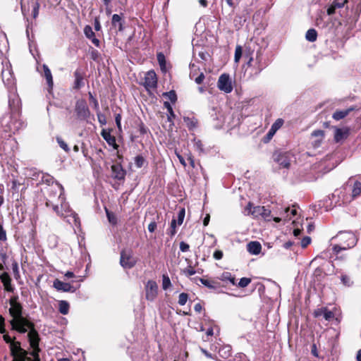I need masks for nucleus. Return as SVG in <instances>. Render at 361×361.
<instances>
[{"label":"nucleus","mask_w":361,"mask_h":361,"mask_svg":"<svg viewBox=\"0 0 361 361\" xmlns=\"http://www.w3.org/2000/svg\"><path fill=\"white\" fill-rule=\"evenodd\" d=\"M10 324L12 329L21 334L27 332V329H29L27 337L30 347L36 348L39 346V334L35 329V325L32 322L28 321L26 318H20V319L18 320L11 319Z\"/></svg>","instance_id":"1"},{"label":"nucleus","mask_w":361,"mask_h":361,"mask_svg":"<svg viewBox=\"0 0 361 361\" xmlns=\"http://www.w3.org/2000/svg\"><path fill=\"white\" fill-rule=\"evenodd\" d=\"M20 113H10L4 115L1 120V125L4 132L10 137L21 128L25 127V122L20 119Z\"/></svg>","instance_id":"2"},{"label":"nucleus","mask_w":361,"mask_h":361,"mask_svg":"<svg viewBox=\"0 0 361 361\" xmlns=\"http://www.w3.org/2000/svg\"><path fill=\"white\" fill-rule=\"evenodd\" d=\"M63 188L61 185L56 184L47 188L46 193V206L51 207L56 213H59V202L63 201Z\"/></svg>","instance_id":"3"},{"label":"nucleus","mask_w":361,"mask_h":361,"mask_svg":"<svg viewBox=\"0 0 361 361\" xmlns=\"http://www.w3.org/2000/svg\"><path fill=\"white\" fill-rule=\"evenodd\" d=\"M338 238L341 243L333 246V251L338 254L342 250H347L353 247L357 243V238L352 232H341Z\"/></svg>","instance_id":"4"},{"label":"nucleus","mask_w":361,"mask_h":361,"mask_svg":"<svg viewBox=\"0 0 361 361\" xmlns=\"http://www.w3.org/2000/svg\"><path fill=\"white\" fill-rule=\"evenodd\" d=\"M59 213L56 214L63 219H66V221L70 224H74L78 226L80 224L79 218L74 212H73L68 204L65 201V197L63 198V201L59 202Z\"/></svg>","instance_id":"5"},{"label":"nucleus","mask_w":361,"mask_h":361,"mask_svg":"<svg viewBox=\"0 0 361 361\" xmlns=\"http://www.w3.org/2000/svg\"><path fill=\"white\" fill-rule=\"evenodd\" d=\"M3 69L1 71L2 80L5 87L8 89H13L16 87L15 78L12 71L11 66L9 62H2Z\"/></svg>","instance_id":"6"},{"label":"nucleus","mask_w":361,"mask_h":361,"mask_svg":"<svg viewBox=\"0 0 361 361\" xmlns=\"http://www.w3.org/2000/svg\"><path fill=\"white\" fill-rule=\"evenodd\" d=\"M11 354L13 356L12 361H26L28 353L23 349L19 341H13L10 345Z\"/></svg>","instance_id":"7"},{"label":"nucleus","mask_w":361,"mask_h":361,"mask_svg":"<svg viewBox=\"0 0 361 361\" xmlns=\"http://www.w3.org/2000/svg\"><path fill=\"white\" fill-rule=\"evenodd\" d=\"M137 263V259L133 257L132 250H122L121 252L120 264L126 269L133 268Z\"/></svg>","instance_id":"8"},{"label":"nucleus","mask_w":361,"mask_h":361,"mask_svg":"<svg viewBox=\"0 0 361 361\" xmlns=\"http://www.w3.org/2000/svg\"><path fill=\"white\" fill-rule=\"evenodd\" d=\"M235 80L228 73H222L218 80L217 87L219 90H233Z\"/></svg>","instance_id":"9"},{"label":"nucleus","mask_w":361,"mask_h":361,"mask_svg":"<svg viewBox=\"0 0 361 361\" xmlns=\"http://www.w3.org/2000/svg\"><path fill=\"white\" fill-rule=\"evenodd\" d=\"M17 297H13L10 299L9 303L11 307L9 309V313L13 317L12 319H20V318H24L22 316L23 307L20 302H18Z\"/></svg>","instance_id":"10"},{"label":"nucleus","mask_w":361,"mask_h":361,"mask_svg":"<svg viewBox=\"0 0 361 361\" xmlns=\"http://www.w3.org/2000/svg\"><path fill=\"white\" fill-rule=\"evenodd\" d=\"M75 111L78 118L80 120H85L90 116L89 109L85 100L84 99H80L77 101Z\"/></svg>","instance_id":"11"},{"label":"nucleus","mask_w":361,"mask_h":361,"mask_svg":"<svg viewBox=\"0 0 361 361\" xmlns=\"http://www.w3.org/2000/svg\"><path fill=\"white\" fill-rule=\"evenodd\" d=\"M8 105L11 113H20L21 101L17 92H10L8 94Z\"/></svg>","instance_id":"12"},{"label":"nucleus","mask_w":361,"mask_h":361,"mask_svg":"<svg viewBox=\"0 0 361 361\" xmlns=\"http://www.w3.org/2000/svg\"><path fill=\"white\" fill-rule=\"evenodd\" d=\"M146 298L148 300H154L157 295L158 286L154 281L149 280L145 286Z\"/></svg>","instance_id":"13"},{"label":"nucleus","mask_w":361,"mask_h":361,"mask_svg":"<svg viewBox=\"0 0 361 361\" xmlns=\"http://www.w3.org/2000/svg\"><path fill=\"white\" fill-rule=\"evenodd\" d=\"M252 215L255 218L262 217L265 220H269L271 211L263 206H257L253 207Z\"/></svg>","instance_id":"14"},{"label":"nucleus","mask_w":361,"mask_h":361,"mask_svg":"<svg viewBox=\"0 0 361 361\" xmlns=\"http://www.w3.org/2000/svg\"><path fill=\"white\" fill-rule=\"evenodd\" d=\"M74 89H80L85 86V73L82 68H77L74 73Z\"/></svg>","instance_id":"15"},{"label":"nucleus","mask_w":361,"mask_h":361,"mask_svg":"<svg viewBox=\"0 0 361 361\" xmlns=\"http://www.w3.org/2000/svg\"><path fill=\"white\" fill-rule=\"evenodd\" d=\"M157 78L154 71H148L145 76L144 85L147 88H155L157 87Z\"/></svg>","instance_id":"16"},{"label":"nucleus","mask_w":361,"mask_h":361,"mask_svg":"<svg viewBox=\"0 0 361 361\" xmlns=\"http://www.w3.org/2000/svg\"><path fill=\"white\" fill-rule=\"evenodd\" d=\"M41 75L46 79V82L49 90L54 87V82L51 72L47 65H42V71H40Z\"/></svg>","instance_id":"17"},{"label":"nucleus","mask_w":361,"mask_h":361,"mask_svg":"<svg viewBox=\"0 0 361 361\" xmlns=\"http://www.w3.org/2000/svg\"><path fill=\"white\" fill-rule=\"evenodd\" d=\"M53 286L58 291L62 292H74L75 288L69 283L63 282L59 279L54 281Z\"/></svg>","instance_id":"18"},{"label":"nucleus","mask_w":361,"mask_h":361,"mask_svg":"<svg viewBox=\"0 0 361 361\" xmlns=\"http://www.w3.org/2000/svg\"><path fill=\"white\" fill-rule=\"evenodd\" d=\"M314 316L315 317H319L322 316L326 321H331L334 318V312L326 307H322L316 310L314 312Z\"/></svg>","instance_id":"19"},{"label":"nucleus","mask_w":361,"mask_h":361,"mask_svg":"<svg viewBox=\"0 0 361 361\" xmlns=\"http://www.w3.org/2000/svg\"><path fill=\"white\" fill-rule=\"evenodd\" d=\"M311 137L314 139L312 143V146L314 148H317L321 145L324 140V131L322 130H314L311 134Z\"/></svg>","instance_id":"20"},{"label":"nucleus","mask_w":361,"mask_h":361,"mask_svg":"<svg viewBox=\"0 0 361 361\" xmlns=\"http://www.w3.org/2000/svg\"><path fill=\"white\" fill-rule=\"evenodd\" d=\"M350 134L349 128H336L335 129V133H334V140L336 142H340L343 141V140L346 139Z\"/></svg>","instance_id":"21"},{"label":"nucleus","mask_w":361,"mask_h":361,"mask_svg":"<svg viewBox=\"0 0 361 361\" xmlns=\"http://www.w3.org/2000/svg\"><path fill=\"white\" fill-rule=\"evenodd\" d=\"M274 160L283 168L288 169L290 166V159L286 153L276 154Z\"/></svg>","instance_id":"22"},{"label":"nucleus","mask_w":361,"mask_h":361,"mask_svg":"<svg viewBox=\"0 0 361 361\" xmlns=\"http://www.w3.org/2000/svg\"><path fill=\"white\" fill-rule=\"evenodd\" d=\"M348 2V0H332L327 8V14L331 16L335 13L337 8H341Z\"/></svg>","instance_id":"23"},{"label":"nucleus","mask_w":361,"mask_h":361,"mask_svg":"<svg viewBox=\"0 0 361 361\" xmlns=\"http://www.w3.org/2000/svg\"><path fill=\"white\" fill-rule=\"evenodd\" d=\"M112 177L117 180H123L126 176V171L119 164H114L111 166Z\"/></svg>","instance_id":"24"},{"label":"nucleus","mask_w":361,"mask_h":361,"mask_svg":"<svg viewBox=\"0 0 361 361\" xmlns=\"http://www.w3.org/2000/svg\"><path fill=\"white\" fill-rule=\"evenodd\" d=\"M0 279L6 291L13 292L14 288L11 285V279L7 272L2 273L0 276Z\"/></svg>","instance_id":"25"},{"label":"nucleus","mask_w":361,"mask_h":361,"mask_svg":"<svg viewBox=\"0 0 361 361\" xmlns=\"http://www.w3.org/2000/svg\"><path fill=\"white\" fill-rule=\"evenodd\" d=\"M247 251L252 255H258L262 250V245L257 241H251L247 245Z\"/></svg>","instance_id":"26"},{"label":"nucleus","mask_w":361,"mask_h":361,"mask_svg":"<svg viewBox=\"0 0 361 361\" xmlns=\"http://www.w3.org/2000/svg\"><path fill=\"white\" fill-rule=\"evenodd\" d=\"M157 61L161 72L166 74L169 71V67L166 64V61L164 54L162 52L157 54Z\"/></svg>","instance_id":"27"},{"label":"nucleus","mask_w":361,"mask_h":361,"mask_svg":"<svg viewBox=\"0 0 361 361\" xmlns=\"http://www.w3.org/2000/svg\"><path fill=\"white\" fill-rule=\"evenodd\" d=\"M355 109L354 107H350L345 110H336L332 116V118L335 119L336 121H339L341 119L344 118L345 116H347L350 112L353 111Z\"/></svg>","instance_id":"28"},{"label":"nucleus","mask_w":361,"mask_h":361,"mask_svg":"<svg viewBox=\"0 0 361 361\" xmlns=\"http://www.w3.org/2000/svg\"><path fill=\"white\" fill-rule=\"evenodd\" d=\"M102 136L110 146H112L114 149H117L118 145L116 142V138L114 136L111 135L109 132L103 130L102 132Z\"/></svg>","instance_id":"29"},{"label":"nucleus","mask_w":361,"mask_h":361,"mask_svg":"<svg viewBox=\"0 0 361 361\" xmlns=\"http://www.w3.org/2000/svg\"><path fill=\"white\" fill-rule=\"evenodd\" d=\"M198 280L201 282L202 285L207 287L209 289L215 290L220 287L219 283L214 281L205 279L204 278H199Z\"/></svg>","instance_id":"30"},{"label":"nucleus","mask_w":361,"mask_h":361,"mask_svg":"<svg viewBox=\"0 0 361 361\" xmlns=\"http://www.w3.org/2000/svg\"><path fill=\"white\" fill-rule=\"evenodd\" d=\"M123 23L124 21L122 20V18L118 14H114L112 16L111 24L114 27H117L118 28V31L121 32L123 30Z\"/></svg>","instance_id":"31"},{"label":"nucleus","mask_w":361,"mask_h":361,"mask_svg":"<svg viewBox=\"0 0 361 361\" xmlns=\"http://www.w3.org/2000/svg\"><path fill=\"white\" fill-rule=\"evenodd\" d=\"M8 41L4 33H0V55H4L8 51Z\"/></svg>","instance_id":"32"},{"label":"nucleus","mask_w":361,"mask_h":361,"mask_svg":"<svg viewBox=\"0 0 361 361\" xmlns=\"http://www.w3.org/2000/svg\"><path fill=\"white\" fill-rule=\"evenodd\" d=\"M164 106L168 111L167 120L173 123V119L176 117L171 104L168 101L164 102Z\"/></svg>","instance_id":"33"},{"label":"nucleus","mask_w":361,"mask_h":361,"mask_svg":"<svg viewBox=\"0 0 361 361\" xmlns=\"http://www.w3.org/2000/svg\"><path fill=\"white\" fill-rule=\"evenodd\" d=\"M361 195V182L355 180L352 185V197L355 198Z\"/></svg>","instance_id":"34"},{"label":"nucleus","mask_w":361,"mask_h":361,"mask_svg":"<svg viewBox=\"0 0 361 361\" xmlns=\"http://www.w3.org/2000/svg\"><path fill=\"white\" fill-rule=\"evenodd\" d=\"M163 98L168 101L171 104H175L177 101V95L176 92H164L162 94Z\"/></svg>","instance_id":"35"},{"label":"nucleus","mask_w":361,"mask_h":361,"mask_svg":"<svg viewBox=\"0 0 361 361\" xmlns=\"http://www.w3.org/2000/svg\"><path fill=\"white\" fill-rule=\"evenodd\" d=\"M219 357L227 359L230 357L231 354V348L229 345L223 346L219 350Z\"/></svg>","instance_id":"36"},{"label":"nucleus","mask_w":361,"mask_h":361,"mask_svg":"<svg viewBox=\"0 0 361 361\" xmlns=\"http://www.w3.org/2000/svg\"><path fill=\"white\" fill-rule=\"evenodd\" d=\"M305 38L310 42H315L317 38V32L314 28L309 29L306 32Z\"/></svg>","instance_id":"37"},{"label":"nucleus","mask_w":361,"mask_h":361,"mask_svg":"<svg viewBox=\"0 0 361 361\" xmlns=\"http://www.w3.org/2000/svg\"><path fill=\"white\" fill-rule=\"evenodd\" d=\"M32 348V351L30 352V354L32 357H27V358L26 359V361H40V358L39 356V353L40 351V349H39V346H37L36 348Z\"/></svg>","instance_id":"38"},{"label":"nucleus","mask_w":361,"mask_h":361,"mask_svg":"<svg viewBox=\"0 0 361 361\" xmlns=\"http://www.w3.org/2000/svg\"><path fill=\"white\" fill-rule=\"evenodd\" d=\"M183 120L190 130H192L197 127V120L196 118L184 117Z\"/></svg>","instance_id":"39"},{"label":"nucleus","mask_w":361,"mask_h":361,"mask_svg":"<svg viewBox=\"0 0 361 361\" xmlns=\"http://www.w3.org/2000/svg\"><path fill=\"white\" fill-rule=\"evenodd\" d=\"M69 304L65 300H61L59 304V310L62 314H67L69 311Z\"/></svg>","instance_id":"40"},{"label":"nucleus","mask_w":361,"mask_h":361,"mask_svg":"<svg viewBox=\"0 0 361 361\" xmlns=\"http://www.w3.org/2000/svg\"><path fill=\"white\" fill-rule=\"evenodd\" d=\"M220 279L224 282L229 281L231 284H235V279L233 276H232L231 274L229 272L224 273Z\"/></svg>","instance_id":"41"},{"label":"nucleus","mask_w":361,"mask_h":361,"mask_svg":"<svg viewBox=\"0 0 361 361\" xmlns=\"http://www.w3.org/2000/svg\"><path fill=\"white\" fill-rule=\"evenodd\" d=\"M105 212H106L109 222L114 226L116 225L117 224V218H116V215L113 212H110L106 207H105Z\"/></svg>","instance_id":"42"},{"label":"nucleus","mask_w":361,"mask_h":361,"mask_svg":"<svg viewBox=\"0 0 361 361\" xmlns=\"http://www.w3.org/2000/svg\"><path fill=\"white\" fill-rule=\"evenodd\" d=\"M185 210L184 208H181L178 213L177 219H176V223L178 224V226H180L183 224L184 218H185Z\"/></svg>","instance_id":"43"},{"label":"nucleus","mask_w":361,"mask_h":361,"mask_svg":"<svg viewBox=\"0 0 361 361\" xmlns=\"http://www.w3.org/2000/svg\"><path fill=\"white\" fill-rule=\"evenodd\" d=\"M56 141L59 145L61 149H63L66 152H70V148L68 147L66 142L60 137H56Z\"/></svg>","instance_id":"44"},{"label":"nucleus","mask_w":361,"mask_h":361,"mask_svg":"<svg viewBox=\"0 0 361 361\" xmlns=\"http://www.w3.org/2000/svg\"><path fill=\"white\" fill-rule=\"evenodd\" d=\"M84 33L87 38L92 39L95 36L94 32L92 30V28L90 25H86L84 28Z\"/></svg>","instance_id":"45"},{"label":"nucleus","mask_w":361,"mask_h":361,"mask_svg":"<svg viewBox=\"0 0 361 361\" xmlns=\"http://www.w3.org/2000/svg\"><path fill=\"white\" fill-rule=\"evenodd\" d=\"M171 285V280L167 275L162 276V288L164 290L168 289Z\"/></svg>","instance_id":"46"},{"label":"nucleus","mask_w":361,"mask_h":361,"mask_svg":"<svg viewBox=\"0 0 361 361\" xmlns=\"http://www.w3.org/2000/svg\"><path fill=\"white\" fill-rule=\"evenodd\" d=\"M283 124V120L281 118H278L276 121L272 124L271 128L272 131H277Z\"/></svg>","instance_id":"47"},{"label":"nucleus","mask_w":361,"mask_h":361,"mask_svg":"<svg viewBox=\"0 0 361 361\" xmlns=\"http://www.w3.org/2000/svg\"><path fill=\"white\" fill-rule=\"evenodd\" d=\"M177 225H178V224L176 223V219H173L172 221H171V223L170 229L169 231V234L171 236H173L176 233V228Z\"/></svg>","instance_id":"48"},{"label":"nucleus","mask_w":361,"mask_h":361,"mask_svg":"<svg viewBox=\"0 0 361 361\" xmlns=\"http://www.w3.org/2000/svg\"><path fill=\"white\" fill-rule=\"evenodd\" d=\"M188 300V295L185 293H182L178 297V304L180 305H184Z\"/></svg>","instance_id":"49"},{"label":"nucleus","mask_w":361,"mask_h":361,"mask_svg":"<svg viewBox=\"0 0 361 361\" xmlns=\"http://www.w3.org/2000/svg\"><path fill=\"white\" fill-rule=\"evenodd\" d=\"M242 48L240 46H237L235 51L234 61L238 63L242 56Z\"/></svg>","instance_id":"50"},{"label":"nucleus","mask_w":361,"mask_h":361,"mask_svg":"<svg viewBox=\"0 0 361 361\" xmlns=\"http://www.w3.org/2000/svg\"><path fill=\"white\" fill-rule=\"evenodd\" d=\"M341 281L343 283V284L346 286H350L353 283V281H351L350 278L345 274L341 275Z\"/></svg>","instance_id":"51"},{"label":"nucleus","mask_w":361,"mask_h":361,"mask_svg":"<svg viewBox=\"0 0 361 361\" xmlns=\"http://www.w3.org/2000/svg\"><path fill=\"white\" fill-rule=\"evenodd\" d=\"M251 282V279L250 278L243 277L240 279L238 283V286L240 288L247 287Z\"/></svg>","instance_id":"52"},{"label":"nucleus","mask_w":361,"mask_h":361,"mask_svg":"<svg viewBox=\"0 0 361 361\" xmlns=\"http://www.w3.org/2000/svg\"><path fill=\"white\" fill-rule=\"evenodd\" d=\"M12 269H13V272L15 279H18V278H20L18 264L17 262L14 261L12 263Z\"/></svg>","instance_id":"53"},{"label":"nucleus","mask_w":361,"mask_h":361,"mask_svg":"<svg viewBox=\"0 0 361 361\" xmlns=\"http://www.w3.org/2000/svg\"><path fill=\"white\" fill-rule=\"evenodd\" d=\"M144 163L145 159L142 156L138 155L135 157V164L137 168H141L144 165Z\"/></svg>","instance_id":"54"},{"label":"nucleus","mask_w":361,"mask_h":361,"mask_svg":"<svg viewBox=\"0 0 361 361\" xmlns=\"http://www.w3.org/2000/svg\"><path fill=\"white\" fill-rule=\"evenodd\" d=\"M190 78L193 79L197 84H201L203 80L204 79V75L203 73H201L199 75L194 78V74H192V75L191 74Z\"/></svg>","instance_id":"55"},{"label":"nucleus","mask_w":361,"mask_h":361,"mask_svg":"<svg viewBox=\"0 0 361 361\" xmlns=\"http://www.w3.org/2000/svg\"><path fill=\"white\" fill-rule=\"evenodd\" d=\"M183 272L187 276H190L196 273L195 269L191 266H189L186 269H183Z\"/></svg>","instance_id":"56"},{"label":"nucleus","mask_w":361,"mask_h":361,"mask_svg":"<svg viewBox=\"0 0 361 361\" xmlns=\"http://www.w3.org/2000/svg\"><path fill=\"white\" fill-rule=\"evenodd\" d=\"M89 95L90 102L93 103L94 109L98 111L99 109V103L97 99L95 98V95H93L92 92H89Z\"/></svg>","instance_id":"57"},{"label":"nucleus","mask_w":361,"mask_h":361,"mask_svg":"<svg viewBox=\"0 0 361 361\" xmlns=\"http://www.w3.org/2000/svg\"><path fill=\"white\" fill-rule=\"evenodd\" d=\"M7 240L6 232L4 228L3 224L0 223V240L6 241Z\"/></svg>","instance_id":"58"},{"label":"nucleus","mask_w":361,"mask_h":361,"mask_svg":"<svg viewBox=\"0 0 361 361\" xmlns=\"http://www.w3.org/2000/svg\"><path fill=\"white\" fill-rule=\"evenodd\" d=\"M39 4L36 1L34 3L32 9V16L34 18H36L39 14Z\"/></svg>","instance_id":"59"},{"label":"nucleus","mask_w":361,"mask_h":361,"mask_svg":"<svg viewBox=\"0 0 361 361\" xmlns=\"http://www.w3.org/2000/svg\"><path fill=\"white\" fill-rule=\"evenodd\" d=\"M311 243V238L308 236L304 237L301 240V246L302 247H307Z\"/></svg>","instance_id":"60"},{"label":"nucleus","mask_w":361,"mask_h":361,"mask_svg":"<svg viewBox=\"0 0 361 361\" xmlns=\"http://www.w3.org/2000/svg\"><path fill=\"white\" fill-rule=\"evenodd\" d=\"M189 248H190V246L188 243L182 241L180 243V250L185 252H188L189 250Z\"/></svg>","instance_id":"61"},{"label":"nucleus","mask_w":361,"mask_h":361,"mask_svg":"<svg viewBox=\"0 0 361 361\" xmlns=\"http://www.w3.org/2000/svg\"><path fill=\"white\" fill-rule=\"evenodd\" d=\"M115 121L117 126V128L119 130H121V116L120 114H118L115 116Z\"/></svg>","instance_id":"62"},{"label":"nucleus","mask_w":361,"mask_h":361,"mask_svg":"<svg viewBox=\"0 0 361 361\" xmlns=\"http://www.w3.org/2000/svg\"><path fill=\"white\" fill-rule=\"evenodd\" d=\"M214 259L219 260L223 257V252L221 250H216L213 255Z\"/></svg>","instance_id":"63"},{"label":"nucleus","mask_w":361,"mask_h":361,"mask_svg":"<svg viewBox=\"0 0 361 361\" xmlns=\"http://www.w3.org/2000/svg\"><path fill=\"white\" fill-rule=\"evenodd\" d=\"M156 228L157 223L155 221H152L148 225V231L151 233H153Z\"/></svg>","instance_id":"64"}]
</instances>
